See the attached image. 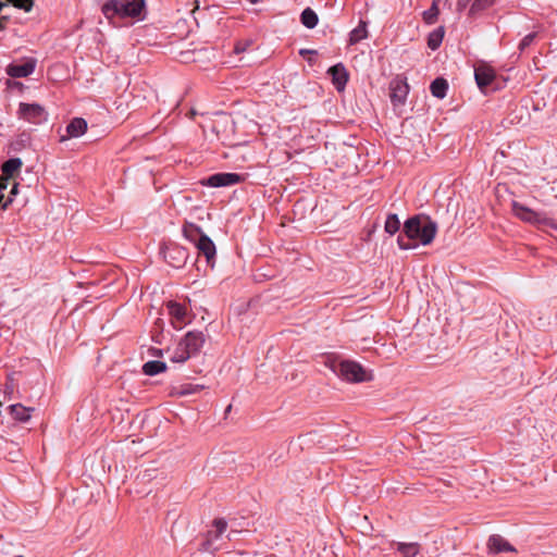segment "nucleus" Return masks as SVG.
Returning <instances> with one entry per match:
<instances>
[{"label": "nucleus", "mask_w": 557, "mask_h": 557, "mask_svg": "<svg viewBox=\"0 0 557 557\" xmlns=\"http://www.w3.org/2000/svg\"><path fill=\"white\" fill-rule=\"evenodd\" d=\"M400 221L396 213H389L384 223V231L391 236L399 232Z\"/></svg>", "instance_id": "bb28decb"}, {"label": "nucleus", "mask_w": 557, "mask_h": 557, "mask_svg": "<svg viewBox=\"0 0 557 557\" xmlns=\"http://www.w3.org/2000/svg\"><path fill=\"white\" fill-rule=\"evenodd\" d=\"M495 78V70L487 63L480 62L474 65V79L481 91L485 92V89L491 86Z\"/></svg>", "instance_id": "1a4fd4ad"}, {"label": "nucleus", "mask_w": 557, "mask_h": 557, "mask_svg": "<svg viewBox=\"0 0 557 557\" xmlns=\"http://www.w3.org/2000/svg\"><path fill=\"white\" fill-rule=\"evenodd\" d=\"M472 0H458L457 1V10L458 11H463L469 5V3Z\"/></svg>", "instance_id": "f704fd0d"}, {"label": "nucleus", "mask_w": 557, "mask_h": 557, "mask_svg": "<svg viewBox=\"0 0 557 557\" xmlns=\"http://www.w3.org/2000/svg\"><path fill=\"white\" fill-rule=\"evenodd\" d=\"M260 0H250L251 3H258Z\"/></svg>", "instance_id": "c03bdc74"}, {"label": "nucleus", "mask_w": 557, "mask_h": 557, "mask_svg": "<svg viewBox=\"0 0 557 557\" xmlns=\"http://www.w3.org/2000/svg\"><path fill=\"white\" fill-rule=\"evenodd\" d=\"M154 355L156 356H162V350L161 349H157Z\"/></svg>", "instance_id": "37998d69"}, {"label": "nucleus", "mask_w": 557, "mask_h": 557, "mask_svg": "<svg viewBox=\"0 0 557 557\" xmlns=\"http://www.w3.org/2000/svg\"><path fill=\"white\" fill-rule=\"evenodd\" d=\"M36 60L28 59L24 63H11L7 67V74L14 78L27 77L34 73Z\"/></svg>", "instance_id": "ddd939ff"}, {"label": "nucleus", "mask_w": 557, "mask_h": 557, "mask_svg": "<svg viewBox=\"0 0 557 557\" xmlns=\"http://www.w3.org/2000/svg\"><path fill=\"white\" fill-rule=\"evenodd\" d=\"M10 414L14 420L20 422H26L30 419V413L34 410L30 407H25L21 404H13L8 407Z\"/></svg>", "instance_id": "6ab92c4d"}, {"label": "nucleus", "mask_w": 557, "mask_h": 557, "mask_svg": "<svg viewBox=\"0 0 557 557\" xmlns=\"http://www.w3.org/2000/svg\"><path fill=\"white\" fill-rule=\"evenodd\" d=\"M161 252L164 261L175 269L184 267L188 259L187 249L176 244L165 246Z\"/></svg>", "instance_id": "6e6552de"}, {"label": "nucleus", "mask_w": 557, "mask_h": 557, "mask_svg": "<svg viewBox=\"0 0 557 557\" xmlns=\"http://www.w3.org/2000/svg\"><path fill=\"white\" fill-rule=\"evenodd\" d=\"M438 14V0H433L431 7L423 12V21L428 25H432L437 21Z\"/></svg>", "instance_id": "cd10ccee"}, {"label": "nucleus", "mask_w": 557, "mask_h": 557, "mask_svg": "<svg viewBox=\"0 0 557 557\" xmlns=\"http://www.w3.org/2000/svg\"><path fill=\"white\" fill-rule=\"evenodd\" d=\"M201 388H202V386L199 384L188 383V384L181 385L180 388L176 389V394L180 396L191 395V394L199 392Z\"/></svg>", "instance_id": "c756f323"}, {"label": "nucleus", "mask_w": 557, "mask_h": 557, "mask_svg": "<svg viewBox=\"0 0 557 557\" xmlns=\"http://www.w3.org/2000/svg\"><path fill=\"white\" fill-rule=\"evenodd\" d=\"M368 23L360 20L359 24L349 33V45H356L368 37Z\"/></svg>", "instance_id": "412c9836"}, {"label": "nucleus", "mask_w": 557, "mask_h": 557, "mask_svg": "<svg viewBox=\"0 0 557 557\" xmlns=\"http://www.w3.org/2000/svg\"><path fill=\"white\" fill-rule=\"evenodd\" d=\"M156 478V469H146L144 472H140L137 479H140L141 482H148Z\"/></svg>", "instance_id": "473e14b6"}, {"label": "nucleus", "mask_w": 557, "mask_h": 557, "mask_svg": "<svg viewBox=\"0 0 557 557\" xmlns=\"http://www.w3.org/2000/svg\"><path fill=\"white\" fill-rule=\"evenodd\" d=\"M243 181H245V176L243 174L221 172L212 174L209 177L201 180L200 184L202 186L218 188L236 185L238 183H242Z\"/></svg>", "instance_id": "0eeeda50"}, {"label": "nucleus", "mask_w": 557, "mask_h": 557, "mask_svg": "<svg viewBox=\"0 0 557 557\" xmlns=\"http://www.w3.org/2000/svg\"><path fill=\"white\" fill-rule=\"evenodd\" d=\"M205 342L206 337L201 331L194 330L187 332L173 349L170 360L176 363H184L200 351Z\"/></svg>", "instance_id": "f03ea898"}, {"label": "nucleus", "mask_w": 557, "mask_h": 557, "mask_svg": "<svg viewBox=\"0 0 557 557\" xmlns=\"http://www.w3.org/2000/svg\"><path fill=\"white\" fill-rule=\"evenodd\" d=\"M9 178L8 176H4L3 174L0 176V194H3V191L9 186Z\"/></svg>", "instance_id": "72a5a7b5"}, {"label": "nucleus", "mask_w": 557, "mask_h": 557, "mask_svg": "<svg viewBox=\"0 0 557 557\" xmlns=\"http://www.w3.org/2000/svg\"><path fill=\"white\" fill-rule=\"evenodd\" d=\"M234 534H237V531H231V532L227 534L228 540H232Z\"/></svg>", "instance_id": "a19ab883"}, {"label": "nucleus", "mask_w": 557, "mask_h": 557, "mask_svg": "<svg viewBox=\"0 0 557 557\" xmlns=\"http://www.w3.org/2000/svg\"><path fill=\"white\" fill-rule=\"evenodd\" d=\"M437 233V223L426 214H416L408 218L397 237V245L401 250H411L420 245H430Z\"/></svg>", "instance_id": "f257e3e1"}, {"label": "nucleus", "mask_w": 557, "mask_h": 557, "mask_svg": "<svg viewBox=\"0 0 557 557\" xmlns=\"http://www.w3.org/2000/svg\"><path fill=\"white\" fill-rule=\"evenodd\" d=\"M22 164L23 162L20 158H10L1 166L2 174L4 176L12 177Z\"/></svg>", "instance_id": "a878e982"}, {"label": "nucleus", "mask_w": 557, "mask_h": 557, "mask_svg": "<svg viewBox=\"0 0 557 557\" xmlns=\"http://www.w3.org/2000/svg\"><path fill=\"white\" fill-rule=\"evenodd\" d=\"M3 197H4L3 194H0V207L2 209H5L9 206V203L12 202V198L9 197L5 202H2L3 201Z\"/></svg>", "instance_id": "4c0bfd02"}, {"label": "nucleus", "mask_w": 557, "mask_h": 557, "mask_svg": "<svg viewBox=\"0 0 557 557\" xmlns=\"http://www.w3.org/2000/svg\"><path fill=\"white\" fill-rule=\"evenodd\" d=\"M535 37H536V33H530V34L525 35L519 42V50L521 52L524 51L528 47H530L532 45Z\"/></svg>", "instance_id": "7c9ffc66"}, {"label": "nucleus", "mask_w": 557, "mask_h": 557, "mask_svg": "<svg viewBox=\"0 0 557 557\" xmlns=\"http://www.w3.org/2000/svg\"><path fill=\"white\" fill-rule=\"evenodd\" d=\"M9 16L8 15H0V28H4L5 27V22L8 21Z\"/></svg>", "instance_id": "58836bf2"}, {"label": "nucleus", "mask_w": 557, "mask_h": 557, "mask_svg": "<svg viewBox=\"0 0 557 557\" xmlns=\"http://www.w3.org/2000/svg\"><path fill=\"white\" fill-rule=\"evenodd\" d=\"M166 363L160 360H150L144 363L143 373L148 376H153L166 370Z\"/></svg>", "instance_id": "4be33fe9"}, {"label": "nucleus", "mask_w": 557, "mask_h": 557, "mask_svg": "<svg viewBox=\"0 0 557 557\" xmlns=\"http://www.w3.org/2000/svg\"><path fill=\"white\" fill-rule=\"evenodd\" d=\"M389 98L394 107L404 106L409 94V85L406 79L395 78L389 84Z\"/></svg>", "instance_id": "9d476101"}, {"label": "nucleus", "mask_w": 557, "mask_h": 557, "mask_svg": "<svg viewBox=\"0 0 557 557\" xmlns=\"http://www.w3.org/2000/svg\"><path fill=\"white\" fill-rule=\"evenodd\" d=\"M333 371L343 380L351 383L368 382L372 380V375L358 362L351 360H343L334 366Z\"/></svg>", "instance_id": "20e7f679"}, {"label": "nucleus", "mask_w": 557, "mask_h": 557, "mask_svg": "<svg viewBox=\"0 0 557 557\" xmlns=\"http://www.w3.org/2000/svg\"><path fill=\"white\" fill-rule=\"evenodd\" d=\"M18 115L21 119L35 125H40L48 120L46 109L38 103L21 102L18 104Z\"/></svg>", "instance_id": "423d86ee"}, {"label": "nucleus", "mask_w": 557, "mask_h": 557, "mask_svg": "<svg viewBox=\"0 0 557 557\" xmlns=\"http://www.w3.org/2000/svg\"><path fill=\"white\" fill-rule=\"evenodd\" d=\"M512 211L520 220L536 225L541 224V220L544 214V212L534 211L517 201L512 202Z\"/></svg>", "instance_id": "f8f14e48"}, {"label": "nucleus", "mask_w": 557, "mask_h": 557, "mask_svg": "<svg viewBox=\"0 0 557 557\" xmlns=\"http://www.w3.org/2000/svg\"><path fill=\"white\" fill-rule=\"evenodd\" d=\"M444 35H445L444 26H440L436 29H434L433 32H431L428 36V47L433 51L438 49L440 46L442 45Z\"/></svg>", "instance_id": "393cba45"}, {"label": "nucleus", "mask_w": 557, "mask_h": 557, "mask_svg": "<svg viewBox=\"0 0 557 557\" xmlns=\"http://www.w3.org/2000/svg\"><path fill=\"white\" fill-rule=\"evenodd\" d=\"M495 0H474L470 7L469 14L475 15L476 13L491 8Z\"/></svg>", "instance_id": "c85d7f7f"}, {"label": "nucleus", "mask_w": 557, "mask_h": 557, "mask_svg": "<svg viewBox=\"0 0 557 557\" xmlns=\"http://www.w3.org/2000/svg\"><path fill=\"white\" fill-rule=\"evenodd\" d=\"M17 187H18V185H17V184H14V185H13V187H12V189H11V193H10V194H11V195H15V194L17 193Z\"/></svg>", "instance_id": "ea45409f"}, {"label": "nucleus", "mask_w": 557, "mask_h": 557, "mask_svg": "<svg viewBox=\"0 0 557 557\" xmlns=\"http://www.w3.org/2000/svg\"><path fill=\"white\" fill-rule=\"evenodd\" d=\"M317 50H312V49H300L299 50V54L302 55V57H306L308 54H317Z\"/></svg>", "instance_id": "e433bc0d"}, {"label": "nucleus", "mask_w": 557, "mask_h": 557, "mask_svg": "<svg viewBox=\"0 0 557 557\" xmlns=\"http://www.w3.org/2000/svg\"><path fill=\"white\" fill-rule=\"evenodd\" d=\"M198 251L206 257L207 263L210 267L214 265L216 248L213 240L206 234L198 239V243L195 245Z\"/></svg>", "instance_id": "2eb2a0df"}, {"label": "nucleus", "mask_w": 557, "mask_h": 557, "mask_svg": "<svg viewBox=\"0 0 557 557\" xmlns=\"http://www.w3.org/2000/svg\"><path fill=\"white\" fill-rule=\"evenodd\" d=\"M18 456H20V451L18 449L15 450V451H10L9 456H8V459L12 462H16L17 459H18Z\"/></svg>", "instance_id": "c9c22d12"}, {"label": "nucleus", "mask_w": 557, "mask_h": 557, "mask_svg": "<svg viewBox=\"0 0 557 557\" xmlns=\"http://www.w3.org/2000/svg\"><path fill=\"white\" fill-rule=\"evenodd\" d=\"M490 552L494 554L503 552H515L513 546L498 534L491 535L487 541Z\"/></svg>", "instance_id": "dca6fc26"}, {"label": "nucleus", "mask_w": 557, "mask_h": 557, "mask_svg": "<svg viewBox=\"0 0 557 557\" xmlns=\"http://www.w3.org/2000/svg\"><path fill=\"white\" fill-rule=\"evenodd\" d=\"M242 51H244V48H240V47L237 45V46L235 47V52H236V53H239V52H242Z\"/></svg>", "instance_id": "79ce46f5"}, {"label": "nucleus", "mask_w": 557, "mask_h": 557, "mask_svg": "<svg viewBox=\"0 0 557 557\" xmlns=\"http://www.w3.org/2000/svg\"><path fill=\"white\" fill-rule=\"evenodd\" d=\"M540 225L557 231V221L547 216L546 213L543 214Z\"/></svg>", "instance_id": "2f4dec72"}, {"label": "nucleus", "mask_w": 557, "mask_h": 557, "mask_svg": "<svg viewBox=\"0 0 557 557\" xmlns=\"http://www.w3.org/2000/svg\"><path fill=\"white\" fill-rule=\"evenodd\" d=\"M145 0H107L101 11L107 18H140Z\"/></svg>", "instance_id": "7ed1b4c3"}, {"label": "nucleus", "mask_w": 557, "mask_h": 557, "mask_svg": "<svg viewBox=\"0 0 557 557\" xmlns=\"http://www.w3.org/2000/svg\"><path fill=\"white\" fill-rule=\"evenodd\" d=\"M87 131V122L83 117H74L66 126L67 137L78 138Z\"/></svg>", "instance_id": "f3484780"}, {"label": "nucleus", "mask_w": 557, "mask_h": 557, "mask_svg": "<svg viewBox=\"0 0 557 557\" xmlns=\"http://www.w3.org/2000/svg\"><path fill=\"white\" fill-rule=\"evenodd\" d=\"M213 530H209L201 543L199 550L207 553H215L222 548V535L227 529V522L223 518L214 519L212 522Z\"/></svg>", "instance_id": "39448f33"}, {"label": "nucleus", "mask_w": 557, "mask_h": 557, "mask_svg": "<svg viewBox=\"0 0 557 557\" xmlns=\"http://www.w3.org/2000/svg\"><path fill=\"white\" fill-rule=\"evenodd\" d=\"M182 232L184 237L194 245L198 243V239H200L201 236L206 235L199 225L190 222H186L183 225Z\"/></svg>", "instance_id": "a211bd4d"}, {"label": "nucleus", "mask_w": 557, "mask_h": 557, "mask_svg": "<svg viewBox=\"0 0 557 557\" xmlns=\"http://www.w3.org/2000/svg\"><path fill=\"white\" fill-rule=\"evenodd\" d=\"M448 83L443 77L435 78L430 85V91L433 97L444 99L447 95Z\"/></svg>", "instance_id": "aec40b11"}, {"label": "nucleus", "mask_w": 557, "mask_h": 557, "mask_svg": "<svg viewBox=\"0 0 557 557\" xmlns=\"http://www.w3.org/2000/svg\"><path fill=\"white\" fill-rule=\"evenodd\" d=\"M168 312L172 319V324L175 329H182L184 325L187 324L188 318H187V308L186 306L171 300L166 304Z\"/></svg>", "instance_id": "9b49d317"}, {"label": "nucleus", "mask_w": 557, "mask_h": 557, "mask_svg": "<svg viewBox=\"0 0 557 557\" xmlns=\"http://www.w3.org/2000/svg\"><path fill=\"white\" fill-rule=\"evenodd\" d=\"M395 545H396V550L403 557H417L420 553V545L418 543L397 542Z\"/></svg>", "instance_id": "5701e85b"}, {"label": "nucleus", "mask_w": 557, "mask_h": 557, "mask_svg": "<svg viewBox=\"0 0 557 557\" xmlns=\"http://www.w3.org/2000/svg\"><path fill=\"white\" fill-rule=\"evenodd\" d=\"M300 22L308 29H312L318 25L319 17L311 8H306L300 14Z\"/></svg>", "instance_id": "b1692460"}, {"label": "nucleus", "mask_w": 557, "mask_h": 557, "mask_svg": "<svg viewBox=\"0 0 557 557\" xmlns=\"http://www.w3.org/2000/svg\"><path fill=\"white\" fill-rule=\"evenodd\" d=\"M332 77V83L337 91H343L347 85L349 75L343 63L331 66L327 71Z\"/></svg>", "instance_id": "4468645a"}]
</instances>
